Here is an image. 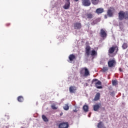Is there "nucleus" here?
<instances>
[{
  "label": "nucleus",
  "mask_w": 128,
  "mask_h": 128,
  "mask_svg": "<svg viewBox=\"0 0 128 128\" xmlns=\"http://www.w3.org/2000/svg\"><path fill=\"white\" fill-rule=\"evenodd\" d=\"M116 54H118V47L116 46H112V47L109 48L108 50V55L112 54H114V50H116Z\"/></svg>",
  "instance_id": "obj_1"
},
{
  "label": "nucleus",
  "mask_w": 128,
  "mask_h": 128,
  "mask_svg": "<svg viewBox=\"0 0 128 128\" xmlns=\"http://www.w3.org/2000/svg\"><path fill=\"white\" fill-rule=\"evenodd\" d=\"M94 82L96 88H102V82L98 80V79L94 78L92 80V84H94Z\"/></svg>",
  "instance_id": "obj_2"
},
{
  "label": "nucleus",
  "mask_w": 128,
  "mask_h": 128,
  "mask_svg": "<svg viewBox=\"0 0 128 128\" xmlns=\"http://www.w3.org/2000/svg\"><path fill=\"white\" fill-rule=\"evenodd\" d=\"M114 8L113 7H110L108 10H107V15L110 18H112V16H114V14L115 12Z\"/></svg>",
  "instance_id": "obj_3"
},
{
  "label": "nucleus",
  "mask_w": 128,
  "mask_h": 128,
  "mask_svg": "<svg viewBox=\"0 0 128 128\" xmlns=\"http://www.w3.org/2000/svg\"><path fill=\"white\" fill-rule=\"evenodd\" d=\"M118 18L120 20H126V12L122 10H120L118 14Z\"/></svg>",
  "instance_id": "obj_4"
},
{
  "label": "nucleus",
  "mask_w": 128,
  "mask_h": 128,
  "mask_svg": "<svg viewBox=\"0 0 128 128\" xmlns=\"http://www.w3.org/2000/svg\"><path fill=\"white\" fill-rule=\"evenodd\" d=\"M116 62L114 60H110L108 62V68H114Z\"/></svg>",
  "instance_id": "obj_5"
},
{
  "label": "nucleus",
  "mask_w": 128,
  "mask_h": 128,
  "mask_svg": "<svg viewBox=\"0 0 128 128\" xmlns=\"http://www.w3.org/2000/svg\"><path fill=\"white\" fill-rule=\"evenodd\" d=\"M84 70V76H90V71H88V69L86 68H83L82 70L80 71V74H82V70Z\"/></svg>",
  "instance_id": "obj_6"
},
{
  "label": "nucleus",
  "mask_w": 128,
  "mask_h": 128,
  "mask_svg": "<svg viewBox=\"0 0 128 128\" xmlns=\"http://www.w3.org/2000/svg\"><path fill=\"white\" fill-rule=\"evenodd\" d=\"M100 36L101 38H106L108 34H106V30L102 28L100 30Z\"/></svg>",
  "instance_id": "obj_7"
},
{
  "label": "nucleus",
  "mask_w": 128,
  "mask_h": 128,
  "mask_svg": "<svg viewBox=\"0 0 128 128\" xmlns=\"http://www.w3.org/2000/svg\"><path fill=\"white\" fill-rule=\"evenodd\" d=\"M58 128H68V122H62L58 125Z\"/></svg>",
  "instance_id": "obj_8"
},
{
  "label": "nucleus",
  "mask_w": 128,
  "mask_h": 128,
  "mask_svg": "<svg viewBox=\"0 0 128 128\" xmlns=\"http://www.w3.org/2000/svg\"><path fill=\"white\" fill-rule=\"evenodd\" d=\"M70 6V0H66L65 4L63 6L64 10H68Z\"/></svg>",
  "instance_id": "obj_9"
},
{
  "label": "nucleus",
  "mask_w": 128,
  "mask_h": 128,
  "mask_svg": "<svg viewBox=\"0 0 128 128\" xmlns=\"http://www.w3.org/2000/svg\"><path fill=\"white\" fill-rule=\"evenodd\" d=\"M85 52L87 56H90V46H86L85 48Z\"/></svg>",
  "instance_id": "obj_10"
},
{
  "label": "nucleus",
  "mask_w": 128,
  "mask_h": 128,
  "mask_svg": "<svg viewBox=\"0 0 128 128\" xmlns=\"http://www.w3.org/2000/svg\"><path fill=\"white\" fill-rule=\"evenodd\" d=\"M74 30H80L82 28V24L78 22L74 23Z\"/></svg>",
  "instance_id": "obj_11"
},
{
  "label": "nucleus",
  "mask_w": 128,
  "mask_h": 128,
  "mask_svg": "<svg viewBox=\"0 0 128 128\" xmlns=\"http://www.w3.org/2000/svg\"><path fill=\"white\" fill-rule=\"evenodd\" d=\"M76 86H70L69 88V92L70 94H74L76 92Z\"/></svg>",
  "instance_id": "obj_12"
},
{
  "label": "nucleus",
  "mask_w": 128,
  "mask_h": 128,
  "mask_svg": "<svg viewBox=\"0 0 128 128\" xmlns=\"http://www.w3.org/2000/svg\"><path fill=\"white\" fill-rule=\"evenodd\" d=\"M82 4L84 6H90V0H82Z\"/></svg>",
  "instance_id": "obj_13"
},
{
  "label": "nucleus",
  "mask_w": 128,
  "mask_h": 128,
  "mask_svg": "<svg viewBox=\"0 0 128 128\" xmlns=\"http://www.w3.org/2000/svg\"><path fill=\"white\" fill-rule=\"evenodd\" d=\"M104 12V8H98L96 10V12L98 14H102V12Z\"/></svg>",
  "instance_id": "obj_14"
},
{
  "label": "nucleus",
  "mask_w": 128,
  "mask_h": 128,
  "mask_svg": "<svg viewBox=\"0 0 128 128\" xmlns=\"http://www.w3.org/2000/svg\"><path fill=\"white\" fill-rule=\"evenodd\" d=\"M100 104H96L95 105H94L93 106V108H94V110L95 112H96L98 110V109L100 108Z\"/></svg>",
  "instance_id": "obj_15"
},
{
  "label": "nucleus",
  "mask_w": 128,
  "mask_h": 128,
  "mask_svg": "<svg viewBox=\"0 0 128 128\" xmlns=\"http://www.w3.org/2000/svg\"><path fill=\"white\" fill-rule=\"evenodd\" d=\"M86 16L88 18V20H92V18H94V14L90 12H88L86 14Z\"/></svg>",
  "instance_id": "obj_16"
},
{
  "label": "nucleus",
  "mask_w": 128,
  "mask_h": 128,
  "mask_svg": "<svg viewBox=\"0 0 128 128\" xmlns=\"http://www.w3.org/2000/svg\"><path fill=\"white\" fill-rule=\"evenodd\" d=\"M100 98V92L96 93V94L95 97L94 98V102L99 100Z\"/></svg>",
  "instance_id": "obj_17"
},
{
  "label": "nucleus",
  "mask_w": 128,
  "mask_h": 128,
  "mask_svg": "<svg viewBox=\"0 0 128 128\" xmlns=\"http://www.w3.org/2000/svg\"><path fill=\"white\" fill-rule=\"evenodd\" d=\"M97 128H106V126H104V123L102 122H100L98 125H97Z\"/></svg>",
  "instance_id": "obj_18"
},
{
  "label": "nucleus",
  "mask_w": 128,
  "mask_h": 128,
  "mask_svg": "<svg viewBox=\"0 0 128 128\" xmlns=\"http://www.w3.org/2000/svg\"><path fill=\"white\" fill-rule=\"evenodd\" d=\"M68 58L70 62H72V60H76V56H74V54H71L69 56Z\"/></svg>",
  "instance_id": "obj_19"
},
{
  "label": "nucleus",
  "mask_w": 128,
  "mask_h": 128,
  "mask_svg": "<svg viewBox=\"0 0 128 128\" xmlns=\"http://www.w3.org/2000/svg\"><path fill=\"white\" fill-rule=\"evenodd\" d=\"M83 110H84V112H88V106L84 105L83 106Z\"/></svg>",
  "instance_id": "obj_20"
},
{
  "label": "nucleus",
  "mask_w": 128,
  "mask_h": 128,
  "mask_svg": "<svg viewBox=\"0 0 128 128\" xmlns=\"http://www.w3.org/2000/svg\"><path fill=\"white\" fill-rule=\"evenodd\" d=\"M18 100L20 102H22L24 100V97L22 96H18Z\"/></svg>",
  "instance_id": "obj_21"
},
{
  "label": "nucleus",
  "mask_w": 128,
  "mask_h": 128,
  "mask_svg": "<svg viewBox=\"0 0 128 128\" xmlns=\"http://www.w3.org/2000/svg\"><path fill=\"white\" fill-rule=\"evenodd\" d=\"M98 55V52L94 50H92L91 52V56H97Z\"/></svg>",
  "instance_id": "obj_22"
},
{
  "label": "nucleus",
  "mask_w": 128,
  "mask_h": 128,
  "mask_svg": "<svg viewBox=\"0 0 128 128\" xmlns=\"http://www.w3.org/2000/svg\"><path fill=\"white\" fill-rule=\"evenodd\" d=\"M63 108L64 110H70V106H68V104H66L63 107Z\"/></svg>",
  "instance_id": "obj_23"
},
{
  "label": "nucleus",
  "mask_w": 128,
  "mask_h": 128,
  "mask_svg": "<svg viewBox=\"0 0 128 128\" xmlns=\"http://www.w3.org/2000/svg\"><path fill=\"white\" fill-rule=\"evenodd\" d=\"M42 118L43 120H44V122H48V119L44 115L42 116Z\"/></svg>",
  "instance_id": "obj_24"
},
{
  "label": "nucleus",
  "mask_w": 128,
  "mask_h": 128,
  "mask_svg": "<svg viewBox=\"0 0 128 128\" xmlns=\"http://www.w3.org/2000/svg\"><path fill=\"white\" fill-rule=\"evenodd\" d=\"M122 48L123 50H126V48H128V44L126 43H124Z\"/></svg>",
  "instance_id": "obj_25"
},
{
  "label": "nucleus",
  "mask_w": 128,
  "mask_h": 128,
  "mask_svg": "<svg viewBox=\"0 0 128 128\" xmlns=\"http://www.w3.org/2000/svg\"><path fill=\"white\" fill-rule=\"evenodd\" d=\"M108 67H104L102 69L103 72H108Z\"/></svg>",
  "instance_id": "obj_26"
},
{
  "label": "nucleus",
  "mask_w": 128,
  "mask_h": 128,
  "mask_svg": "<svg viewBox=\"0 0 128 128\" xmlns=\"http://www.w3.org/2000/svg\"><path fill=\"white\" fill-rule=\"evenodd\" d=\"M51 108L52 110H58V107L56 106V104H54L51 106Z\"/></svg>",
  "instance_id": "obj_27"
},
{
  "label": "nucleus",
  "mask_w": 128,
  "mask_h": 128,
  "mask_svg": "<svg viewBox=\"0 0 128 128\" xmlns=\"http://www.w3.org/2000/svg\"><path fill=\"white\" fill-rule=\"evenodd\" d=\"M112 84L114 86H116L118 84V80H112Z\"/></svg>",
  "instance_id": "obj_28"
},
{
  "label": "nucleus",
  "mask_w": 128,
  "mask_h": 128,
  "mask_svg": "<svg viewBox=\"0 0 128 128\" xmlns=\"http://www.w3.org/2000/svg\"><path fill=\"white\" fill-rule=\"evenodd\" d=\"M92 2V4H98V2H96V0H91Z\"/></svg>",
  "instance_id": "obj_29"
},
{
  "label": "nucleus",
  "mask_w": 128,
  "mask_h": 128,
  "mask_svg": "<svg viewBox=\"0 0 128 128\" xmlns=\"http://www.w3.org/2000/svg\"><path fill=\"white\" fill-rule=\"evenodd\" d=\"M125 20H128V11L125 12Z\"/></svg>",
  "instance_id": "obj_30"
},
{
  "label": "nucleus",
  "mask_w": 128,
  "mask_h": 128,
  "mask_svg": "<svg viewBox=\"0 0 128 128\" xmlns=\"http://www.w3.org/2000/svg\"><path fill=\"white\" fill-rule=\"evenodd\" d=\"M110 96H114V92L112 91V92H111Z\"/></svg>",
  "instance_id": "obj_31"
},
{
  "label": "nucleus",
  "mask_w": 128,
  "mask_h": 128,
  "mask_svg": "<svg viewBox=\"0 0 128 128\" xmlns=\"http://www.w3.org/2000/svg\"><path fill=\"white\" fill-rule=\"evenodd\" d=\"M6 26H10V23H7V24H6Z\"/></svg>",
  "instance_id": "obj_32"
},
{
  "label": "nucleus",
  "mask_w": 128,
  "mask_h": 128,
  "mask_svg": "<svg viewBox=\"0 0 128 128\" xmlns=\"http://www.w3.org/2000/svg\"><path fill=\"white\" fill-rule=\"evenodd\" d=\"M119 70L120 72H122V68H119Z\"/></svg>",
  "instance_id": "obj_33"
},
{
  "label": "nucleus",
  "mask_w": 128,
  "mask_h": 128,
  "mask_svg": "<svg viewBox=\"0 0 128 128\" xmlns=\"http://www.w3.org/2000/svg\"><path fill=\"white\" fill-rule=\"evenodd\" d=\"M108 16L107 15H104V18H108Z\"/></svg>",
  "instance_id": "obj_34"
},
{
  "label": "nucleus",
  "mask_w": 128,
  "mask_h": 128,
  "mask_svg": "<svg viewBox=\"0 0 128 128\" xmlns=\"http://www.w3.org/2000/svg\"><path fill=\"white\" fill-rule=\"evenodd\" d=\"M62 114H64V113H63V112H61V113L60 114V116H62Z\"/></svg>",
  "instance_id": "obj_35"
},
{
  "label": "nucleus",
  "mask_w": 128,
  "mask_h": 128,
  "mask_svg": "<svg viewBox=\"0 0 128 128\" xmlns=\"http://www.w3.org/2000/svg\"><path fill=\"white\" fill-rule=\"evenodd\" d=\"M94 21L92 23V26H94Z\"/></svg>",
  "instance_id": "obj_36"
},
{
  "label": "nucleus",
  "mask_w": 128,
  "mask_h": 128,
  "mask_svg": "<svg viewBox=\"0 0 128 128\" xmlns=\"http://www.w3.org/2000/svg\"><path fill=\"white\" fill-rule=\"evenodd\" d=\"M74 112H76V110H74Z\"/></svg>",
  "instance_id": "obj_37"
},
{
  "label": "nucleus",
  "mask_w": 128,
  "mask_h": 128,
  "mask_svg": "<svg viewBox=\"0 0 128 128\" xmlns=\"http://www.w3.org/2000/svg\"><path fill=\"white\" fill-rule=\"evenodd\" d=\"M75 2H78V0H75Z\"/></svg>",
  "instance_id": "obj_38"
},
{
  "label": "nucleus",
  "mask_w": 128,
  "mask_h": 128,
  "mask_svg": "<svg viewBox=\"0 0 128 128\" xmlns=\"http://www.w3.org/2000/svg\"><path fill=\"white\" fill-rule=\"evenodd\" d=\"M21 128H24V127H22Z\"/></svg>",
  "instance_id": "obj_39"
},
{
  "label": "nucleus",
  "mask_w": 128,
  "mask_h": 128,
  "mask_svg": "<svg viewBox=\"0 0 128 128\" xmlns=\"http://www.w3.org/2000/svg\"><path fill=\"white\" fill-rule=\"evenodd\" d=\"M90 116H89V117Z\"/></svg>",
  "instance_id": "obj_40"
}]
</instances>
